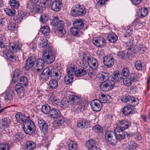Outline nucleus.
I'll return each instance as SVG.
<instances>
[{
	"instance_id": "1",
	"label": "nucleus",
	"mask_w": 150,
	"mask_h": 150,
	"mask_svg": "<svg viewBox=\"0 0 150 150\" xmlns=\"http://www.w3.org/2000/svg\"><path fill=\"white\" fill-rule=\"evenodd\" d=\"M48 40L46 38H43L42 40L40 43V47H45V51L43 53V58L45 59L47 63L50 64L52 63L55 60V55L53 51L51 49L50 47L47 45Z\"/></svg>"
},
{
	"instance_id": "2",
	"label": "nucleus",
	"mask_w": 150,
	"mask_h": 150,
	"mask_svg": "<svg viewBox=\"0 0 150 150\" xmlns=\"http://www.w3.org/2000/svg\"><path fill=\"white\" fill-rule=\"evenodd\" d=\"M8 49L4 50L3 53L9 60L14 62L15 59L14 56L13 55V54L21 50V45L18 42H14L9 45Z\"/></svg>"
},
{
	"instance_id": "3",
	"label": "nucleus",
	"mask_w": 150,
	"mask_h": 150,
	"mask_svg": "<svg viewBox=\"0 0 150 150\" xmlns=\"http://www.w3.org/2000/svg\"><path fill=\"white\" fill-rule=\"evenodd\" d=\"M74 27L71 28L70 31L74 36L79 37L83 34L82 30L84 26V24L82 19H79L74 21L73 23Z\"/></svg>"
},
{
	"instance_id": "4",
	"label": "nucleus",
	"mask_w": 150,
	"mask_h": 150,
	"mask_svg": "<svg viewBox=\"0 0 150 150\" xmlns=\"http://www.w3.org/2000/svg\"><path fill=\"white\" fill-rule=\"evenodd\" d=\"M51 23L52 25L56 26V31L60 36L64 35L66 34L64 24L62 21L59 20L56 17H54L52 20Z\"/></svg>"
},
{
	"instance_id": "5",
	"label": "nucleus",
	"mask_w": 150,
	"mask_h": 150,
	"mask_svg": "<svg viewBox=\"0 0 150 150\" xmlns=\"http://www.w3.org/2000/svg\"><path fill=\"white\" fill-rule=\"evenodd\" d=\"M86 13V8L79 4L73 6L71 10L72 16L75 17L83 16Z\"/></svg>"
},
{
	"instance_id": "6",
	"label": "nucleus",
	"mask_w": 150,
	"mask_h": 150,
	"mask_svg": "<svg viewBox=\"0 0 150 150\" xmlns=\"http://www.w3.org/2000/svg\"><path fill=\"white\" fill-rule=\"evenodd\" d=\"M51 2H50V3L48 4V5L45 4L43 5L44 7L46 8L51 6V9L55 11H58L60 10L62 4L61 1L59 0H56L53 1L51 0Z\"/></svg>"
},
{
	"instance_id": "7",
	"label": "nucleus",
	"mask_w": 150,
	"mask_h": 150,
	"mask_svg": "<svg viewBox=\"0 0 150 150\" xmlns=\"http://www.w3.org/2000/svg\"><path fill=\"white\" fill-rule=\"evenodd\" d=\"M26 6L28 9L30 10L34 13H41L43 11L42 6L39 4H35L32 5L31 3H28L26 4Z\"/></svg>"
},
{
	"instance_id": "8",
	"label": "nucleus",
	"mask_w": 150,
	"mask_h": 150,
	"mask_svg": "<svg viewBox=\"0 0 150 150\" xmlns=\"http://www.w3.org/2000/svg\"><path fill=\"white\" fill-rule=\"evenodd\" d=\"M29 119L28 117L23 126L24 131H26L28 129L30 131H36L37 130L34 123Z\"/></svg>"
},
{
	"instance_id": "9",
	"label": "nucleus",
	"mask_w": 150,
	"mask_h": 150,
	"mask_svg": "<svg viewBox=\"0 0 150 150\" xmlns=\"http://www.w3.org/2000/svg\"><path fill=\"white\" fill-rule=\"evenodd\" d=\"M114 86L113 80H109L106 83H102L100 85V89L103 91L107 92L112 89Z\"/></svg>"
},
{
	"instance_id": "10",
	"label": "nucleus",
	"mask_w": 150,
	"mask_h": 150,
	"mask_svg": "<svg viewBox=\"0 0 150 150\" xmlns=\"http://www.w3.org/2000/svg\"><path fill=\"white\" fill-rule=\"evenodd\" d=\"M122 101L127 103L128 105L135 106L139 103V100L132 96L128 95L122 99Z\"/></svg>"
},
{
	"instance_id": "11",
	"label": "nucleus",
	"mask_w": 150,
	"mask_h": 150,
	"mask_svg": "<svg viewBox=\"0 0 150 150\" xmlns=\"http://www.w3.org/2000/svg\"><path fill=\"white\" fill-rule=\"evenodd\" d=\"M117 124L118 126H120V127H117L115 129V131H123L131 125L130 123L123 120H118Z\"/></svg>"
},
{
	"instance_id": "12",
	"label": "nucleus",
	"mask_w": 150,
	"mask_h": 150,
	"mask_svg": "<svg viewBox=\"0 0 150 150\" xmlns=\"http://www.w3.org/2000/svg\"><path fill=\"white\" fill-rule=\"evenodd\" d=\"M72 68L70 67L67 68V74L64 77V81L66 84H69L73 82V76L74 74V72Z\"/></svg>"
},
{
	"instance_id": "13",
	"label": "nucleus",
	"mask_w": 150,
	"mask_h": 150,
	"mask_svg": "<svg viewBox=\"0 0 150 150\" xmlns=\"http://www.w3.org/2000/svg\"><path fill=\"white\" fill-rule=\"evenodd\" d=\"M50 76L52 79L59 80L61 76V73L57 66H54L50 70Z\"/></svg>"
},
{
	"instance_id": "14",
	"label": "nucleus",
	"mask_w": 150,
	"mask_h": 150,
	"mask_svg": "<svg viewBox=\"0 0 150 150\" xmlns=\"http://www.w3.org/2000/svg\"><path fill=\"white\" fill-rule=\"evenodd\" d=\"M90 105L92 110L96 112L100 111L102 108V104L97 99L91 101Z\"/></svg>"
},
{
	"instance_id": "15",
	"label": "nucleus",
	"mask_w": 150,
	"mask_h": 150,
	"mask_svg": "<svg viewBox=\"0 0 150 150\" xmlns=\"http://www.w3.org/2000/svg\"><path fill=\"white\" fill-rule=\"evenodd\" d=\"M35 64L36 68L34 70L35 73L38 74L40 73L43 68L44 61L42 59H38L36 60Z\"/></svg>"
},
{
	"instance_id": "16",
	"label": "nucleus",
	"mask_w": 150,
	"mask_h": 150,
	"mask_svg": "<svg viewBox=\"0 0 150 150\" xmlns=\"http://www.w3.org/2000/svg\"><path fill=\"white\" fill-rule=\"evenodd\" d=\"M36 57L31 56L29 57L26 60L25 63V68L26 70H28L32 67L36 61Z\"/></svg>"
},
{
	"instance_id": "17",
	"label": "nucleus",
	"mask_w": 150,
	"mask_h": 150,
	"mask_svg": "<svg viewBox=\"0 0 150 150\" xmlns=\"http://www.w3.org/2000/svg\"><path fill=\"white\" fill-rule=\"evenodd\" d=\"M103 63L105 66L110 68L114 64V59L112 56L107 55L103 57Z\"/></svg>"
},
{
	"instance_id": "18",
	"label": "nucleus",
	"mask_w": 150,
	"mask_h": 150,
	"mask_svg": "<svg viewBox=\"0 0 150 150\" xmlns=\"http://www.w3.org/2000/svg\"><path fill=\"white\" fill-rule=\"evenodd\" d=\"M93 42L95 45L98 47H103L106 45V43L105 40L102 37L93 39Z\"/></svg>"
},
{
	"instance_id": "19",
	"label": "nucleus",
	"mask_w": 150,
	"mask_h": 150,
	"mask_svg": "<svg viewBox=\"0 0 150 150\" xmlns=\"http://www.w3.org/2000/svg\"><path fill=\"white\" fill-rule=\"evenodd\" d=\"M50 69L48 68L44 69L40 75V79L45 81L48 80L50 76Z\"/></svg>"
},
{
	"instance_id": "20",
	"label": "nucleus",
	"mask_w": 150,
	"mask_h": 150,
	"mask_svg": "<svg viewBox=\"0 0 150 150\" xmlns=\"http://www.w3.org/2000/svg\"><path fill=\"white\" fill-rule=\"evenodd\" d=\"M69 98L70 99V105L71 107L81 103L80 98L74 95H69Z\"/></svg>"
},
{
	"instance_id": "21",
	"label": "nucleus",
	"mask_w": 150,
	"mask_h": 150,
	"mask_svg": "<svg viewBox=\"0 0 150 150\" xmlns=\"http://www.w3.org/2000/svg\"><path fill=\"white\" fill-rule=\"evenodd\" d=\"M105 137L107 141L112 145H115L117 142V139L116 137H113L112 134L110 132H106L105 134Z\"/></svg>"
},
{
	"instance_id": "22",
	"label": "nucleus",
	"mask_w": 150,
	"mask_h": 150,
	"mask_svg": "<svg viewBox=\"0 0 150 150\" xmlns=\"http://www.w3.org/2000/svg\"><path fill=\"white\" fill-rule=\"evenodd\" d=\"M28 117H26L25 115H23L21 112L17 113L15 115V117L17 121L20 123L23 124L26 121V120L28 118Z\"/></svg>"
},
{
	"instance_id": "23",
	"label": "nucleus",
	"mask_w": 150,
	"mask_h": 150,
	"mask_svg": "<svg viewBox=\"0 0 150 150\" xmlns=\"http://www.w3.org/2000/svg\"><path fill=\"white\" fill-rule=\"evenodd\" d=\"M85 106L83 102H81L80 103L72 107L74 112L79 113L83 112L85 110Z\"/></svg>"
},
{
	"instance_id": "24",
	"label": "nucleus",
	"mask_w": 150,
	"mask_h": 150,
	"mask_svg": "<svg viewBox=\"0 0 150 150\" xmlns=\"http://www.w3.org/2000/svg\"><path fill=\"white\" fill-rule=\"evenodd\" d=\"M2 121L1 124L0 125V128L3 130H7L11 123L10 120L8 118H5L3 119Z\"/></svg>"
},
{
	"instance_id": "25",
	"label": "nucleus",
	"mask_w": 150,
	"mask_h": 150,
	"mask_svg": "<svg viewBox=\"0 0 150 150\" xmlns=\"http://www.w3.org/2000/svg\"><path fill=\"white\" fill-rule=\"evenodd\" d=\"M73 69V71L74 72V74L76 76L79 77L86 75L87 72L85 70L86 69H76L75 67H71Z\"/></svg>"
},
{
	"instance_id": "26",
	"label": "nucleus",
	"mask_w": 150,
	"mask_h": 150,
	"mask_svg": "<svg viewBox=\"0 0 150 150\" xmlns=\"http://www.w3.org/2000/svg\"><path fill=\"white\" fill-rule=\"evenodd\" d=\"M59 119L53 122L52 123V130H55V129L60 128V125H61L64 122V118L62 116L59 118Z\"/></svg>"
},
{
	"instance_id": "27",
	"label": "nucleus",
	"mask_w": 150,
	"mask_h": 150,
	"mask_svg": "<svg viewBox=\"0 0 150 150\" xmlns=\"http://www.w3.org/2000/svg\"><path fill=\"white\" fill-rule=\"evenodd\" d=\"M86 146L88 150H100L96 146L95 141L93 139L89 140L86 143Z\"/></svg>"
},
{
	"instance_id": "28",
	"label": "nucleus",
	"mask_w": 150,
	"mask_h": 150,
	"mask_svg": "<svg viewBox=\"0 0 150 150\" xmlns=\"http://www.w3.org/2000/svg\"><path fill=\"white\" fill-rule=\"evenodd\" d=\"M132 105H129L125 107L122 110V112L125 116H128L130 114H132L133 113V111L134 110L133 107Z\"/></svg>"
},
{
	"instance_id": "29",
	"label": "nucleus",
	"mask_w": 150,
	"mask_h": 150,
	"mask_svg": "<svg viewBox=\"0 0 150 150\" xmlns=\"http://www.w3.org/2000/svg\"><path fill=\"white\" fill-rule=\"evenodd\" d=\"M50 115L51 118L59 119L62 116V115L58 109L52 108L51 109Z\"/></svg>"
},
{
	"instance_id": "30",
	"label": "nucleus",
	"mask_w": 150,
	"mask_h": 150,
	"mask_svg": "<svg viewBox=\"0 0 150 150\" xmlns=\"http://www.w3.org/2000/svg\"><path fill=\"white\" fill-rule=\"evenodd\" d=\"M98 77L99 80L101 81V82L103 83L108 81L109 77V75L108 73L105 72H103L98 75Z\"/></svg>"
},
{
	"instance_id": "31",
	"label": "nucleus",
	"mask_w": 150,
	"mask_h": 150,
	"mask_svg": "<svg viewBox=\"0 0 150 150\" xmlns=\"http://www.w3.org/2000/svg\"><path fill=\"white\" fill-rule=\"evenodd\" d=\"M89 122L88 121L83 119L79 120L77 124L78 127L81 129L87 128Z\"/></svg>"
},
{
	"instance_id": "32",
	"label": "nucleus",
	"mask_w": 150,
	"mask_h": 150,
	"mask_svg": "<svg viewBox=\"0 0 150 150\" xmlns=\"http://www.w3.org/2000/svg\"><path fill=\"white\" fill-rule=\"evenodd\" d=\"M110 96L107 95L101 94L100 96L99 101L101 103V104L103 103H110Z\"/></svg>"
},
{
	"instance_id": "33",
	"label": "nucleus",
	"mask_w": 150,
	"mask_h": 150,
	"mask_svg": "<svg viewBox=\"0 0 150 150\" xmlns=\"http://www.w3.org/2000/svg\"><path fill=\"white\" fill-rule=\"evenodd\" d=\"M112 79H113L112 80L114 81V82L116 81L119 82L123 79L122 75L120 74L118 71L113 72L112 74Z\"/></svg>"
},
{
	"instance_id": "34",
	"label": "nucleus",
	"mask_w": 150,
	"mask_h": 150,
	"mask_svg": "<svg viewBox=\"0 0 150 150\" xmlns=\"http://www.w3.org/2000/svg\"><path fill=\"white\" fill-rule=\"evenodd\" d=\"M21 74V71L19 69H16L13 72L12 83L14 84L16 82L18 78V76Z\"/></svg>"
},
{
	"instance_id": "35",
	"label": "nucleus",
	"mask_w": 150,
	"mask_h": 150,
	"mask_svg": "<svg viewBox=\"0 0 150 150\" xmlns=\"http://www.w3.org/2000/svg\"><path fill=\"white\" fill-rule=\"evenodd\" d=\"M7 27L8 30L10 31L16 30L18 27L16 24L11 20H9L8 22Z\"/></svg>"
},
{
	"instance_id": "36",
	"label": "nucleus",
	"mask_w": 150,
	"mask_h": 150,
	"mask_svg": "<svg viewBox=\"0 0 150 150\" xmlns=\"http://www.w3.org/2000/svg\"><path fill=\"white\" fill-rule=\"evenodd\" d=\"M139 11L138 12V16L140 18H143L145 17L148 14V9L145 7L139 9Z\"/></svg>"
},
{
	"instance_id": "37",
	"label": "nucleus",
	"mask_w": 150,
	"mask_h": 150,
	"mask_svg": "<svg viewBox=\"0 0 150 150\" xmlns=\"http://www.w3.org/2000/svg\"><path fill=\"white\" fill-rule=\"evenodd\" d=\"M35 146V144L32 141H28L24 147V150H32Z\"/></svg>"
},
{
	"instance_id": "38",
	"label": "nucleus",
	"mask_w": 150,
	"mask_h": 150,
	"mask_svg": "<svg viewBox=\"0 0 150 150\" xmlns=\"http://www.w3.org/2000/svg\"><path fill=\"white\" fill-rule=\"evenodd\" d=\"M108 40L111 42L114 43L117 40V37L115 34L112 33L108 34L107 36Z\"/></svg>"
},
{
	"instance_id": "39",
	"label": "nucleus",
	"mask_w": 150,
	"mask_h": 150,
	"mask_svg": "<svg viewBox=\"0 0 150 150\" xmlns=\"http://www.w3.org/2000/svg\"><path fill=\"white\" fill-rule=\"evenodd\" d=\"M56 79H52L51 78L49 83V86L51 89H56L58 83Z\"/></svg>"
},
{
	"instance_id": "40",
	"label": "nucleus",
	"mask_w": 150,
	"mask_h": 150,
	"mask_svg": "<svg viewBox=\"0 0 150 150\" xmlns=\"http://www.w3.org/2000/svg\"><path fill=\"white\" fill-rule=\"evenodd\" d=\"M70 99L69 96L67 98L64 97L63 98L61 102V105L64 108L69 107L70 105Z\"/></svg>"
},
{
	"instance_id": "41",
	"label": "nucleus",
	"mask_w": 150,
	"mask_h": 150,
	"mask_svg": "<svg viewBox=\"0 0 150 150\" xmlns=\"http://www.w3.org/2000/svg\"><path fill=\"white\" fill-rule=\"evenodd\" d=\"M28 83V80L25 76H22L19 79V82L18 84L23 86V87H25Z\"/></svg>"
},
{
	"instance_id": "42",
	"label": "nucleus",
	"mask_w": 150,
	"mask_h": 150,
	"mask_svg": "<svg viewBox=\"0 0 150 150\" xmlns=\"http://www.w3.org/2000/svg\"><path fill=\"white\" fill-rule=\"evenodd\" d=\"M96 68H93L92 67H90L87 71L88 75L90 78L94 77L96 75Z\"/></svg>"
},
{
	"instance_id": "43",
	"label": "nucleus",
	"mask_w": 150,
	"mask_h": 150,
	"mask_svg": "<svg viewBox=\"0 0 150 150\" xmlns=\"http://www.w3.org/2000/svg\"><path fill=\"white\" fill-rule=\"evenodd\" d=\"M51 109L50 106L48 104H45L42 106L41 108L42 112L45 114H48L50 113Z\"/></svg>"
},
{
	"instance_id": "44",
	"label": "nucleus",
	"mask_w": 150,
	"mask_h": 150,
	"mask_svg": "<svg viewBox=\"0 0 150 150\" xmlns=\"http://www.w3.org/2000/svg\"><path fill=\"white\" fill-rule=\"evenodd\" d=\"M9 4L12 8L17 9L19 6V3L16 0H10Z\"/></svg>"
},
{
	"instance_id": "45",
	"label": "nucleus",
	"mask_w": 150,
	"mask_h": 150,
	"mask_svg": "<svg viewBox=\"0 0 150 150\" xmlns=\"http://www.w3.org/2000/svg\"><path fill=\"white\" fill-rule=\"evenodd\" d=\"M40 31L43 34L46 36L48 35L50 32V30L49 26H44L40 28Z\"/></svg>"
},
{
	"instance_id": "46",
	"label": "nucleus",
	"mask_w": 150,
	"mask_h": 150,
	"mask_svg": "<svg viewBox=\"0 0 150 150\" xmlns=\"http://www.w3.org/2000/svg\"><path fill=\"white\" fill-rule=\"evenodd\" d=\"M135 67L138 70H142L143 69V62L140 60L136 61L135 63Z\"/></svg>"
},
{
	"instance_id": "47",
	"label": "nucleus",
	"mask_w": 150,
	"mask_h": 150,
	"mask_svg": "<svg viewBox=\"0 0 150 150\" xmlns=\"http://www.w3.org/2000/svg\"><path fill=\"white\" fill-rule=\"evenodd\" d=\"M24 16L25 15L23 13H20L16 16H15L13 19L16 22L18 23L21 22Z\"/></svg>"
},
{
	"instance_id": "48",
	"label": "nucleus",
	"mask_w": 150,
	"mask_h": 150,
	"mask_svg": "<svg viewBox=\"0 0 150 150\" xmlns=\"http://www.w3.org/2000/svg\"><path fill=\"white\" fill-rule=\"evenodd\" d=\"M123 83L126 86H130L132 83L131 79L129 77L125 78L123 80Z\"/></svg>"
},
{
	"instance_id": "49",
	"label": "nucleus",
	"mask_w": 150,
	"mask_h": 150,
	"mask_svg": "<svg viewBox=\"0 0 150 150\" xmlns=\"http://www.w3.org/2000/svg\"><path fill=\"white\" fill-rule=\"evenodd\" d=\"M25 87L20 85L19 84L17 83L16 85L15 91L18 94H20L23 91Z\"/></svg>"
},
{
	"instance_id": "50",
	"label": "nucleus",
	"mask_w": 150,
	"mask_h": 150,
	"mask_svg": "<svg viewBox=\"0 0 150 150\" xmlns=\"http://www.w3.org/2000/svg\"><path fill=\"white\" fill-rule=\"evenodd\" d=\"M13 93L11 91H8L6 93L4 96V99L6 101L11 100L13 99Z\"/></svg>"
},
{
	"instance_id": "51",
	"label": "nucleus",
	"mask_w": 150,
	"mask_h": 150,
	"mask_svg": "<svg viewBox=\"0 0 150 150\" xmlns=\"http://www.w3.org/2000/svg\"><path fill=\"white\" fill-rule=\"evenodd\" d=\"M4 10L6 14L9 16L14 15L16 13L15 10L13 9H11L7 8H6L4 9Z\"/></svg>"
},
{
	"instance_id": "52",
	"label": "nucleus",
	"mask_w": 150,
	"mask_h": 150,
	"mask_svg": "<svg viewBox=\"0 0 150 150\" xmlns=\"http://www.w3.org/2000/svg\"><path fill=\"white\" fill-rule=\"evenodd\" d=\"M68 146L70 150H75L77 147V145L76 142L71 141L69 142Z\"/></svg>"
},
{
	"instance_id": "53",
	"label": "nucleus",
	"mask_w": 150,
	"mask_h": 150,
	"mask_svg": "<svg viewBox=\"0 0 150 150\" xmlns=\"http://www.w3.org/2000/svg\"><path fill=\"white\" fill-rule=\"evenodd\" d=\"M9 146L8 144L4 142L0 144V150H9Z\"/></svg>"
},
{
	"instance_id": "54",
	"label": "nucleus",
	"mask_w": 150,
	"mask_h": 150,
	"mask_svg": "<svg viewBox=\"0 0 150 150\" xmlns=\"http://www.w3.org/2000/svg\"><path fill=\"white\" fill-rule=\"evenodd\" d=\"M89 62L81 60L80 63L81 67L84 69H87L89 66Z\"/></svg>"
},
{
	"instance_id": "55",
	"label": "nucleus",
	"mask_w": 150,
	"mask_h": 150,
	"mask_svg": "<svg viewBox=\"0 0 150 150\" xmlns=\"http://www.w3.org/2000/svg\"><path fill=\"white\" fill-rule=\"evenodd\" d=\"M112 132L113 134L115 135L116 138L117 139L119 140H122L123 139L125 136V133H122V134H117L115 133V132Z\"/></svg>"
},
{
	"instance_id": "56",
	"label": "nucleus",
	"mask_w": 150,
	"mask_h": 150,
	"mask_svg": "<svg viewBox=\"0 0 150 150\" xmlns=\"http://www.w3.org/2000/svg\"><path fill=\"white\" fill-rule=\"evenodd\" d=\"M90 61L91 65L93 66L94 68H96L98 66V63L97 60L93 57H91Z\"/></svg>"
},
{
	"instance_id": "57",
	"label": "nucleus",
	"mask_w": 150,
	"mask_h": 150,
	"mask_svg": "<svg viewBox=\"0 0 150 150\" xmlns=\"http://www.w3.org/2000/svg\"><path fill=\"white\" fill-rule=\"evenodd\" d=\"M129 69L126 68H124L122 70L121 74L123 77L128 76L129 74Z\"/></svg>"
},
{
	"instance_id": "58",
	"label": "nucleus",
	"mask_w": 150,
	"mask_h": 150,
	"mask_svg": "<svg viewBox=\"0 0 150 150\" xmlns=\"http://www.w3.org/2000/svg\"><path fill=\"white\" fill-rule=\"evenodd\" d=\"M23 135L21 133H18L17 134H15L14 136V139L17 141H20L23 137Z\"/></svg>"
},
{
	"instance_id": "59",
	"label": "nucleus",
	"mask_w": 150,
	"mask_h": 150,
	"mask_svg": "<svg viewBox=\"0 0 150 150\" xmlns=\"http://www.w3.org/2000/svg\"><path fill=\"white\" fill-rule=\"evenodd\" d=\"M91 57L88 54H86L85 53H83L82 56V60L87 61H90L91 60Z\"/></svg>"
},
{
	"instance_id": "60",
	"label": "nucleus",
	"mask_w": 150,
	"mask_h": 150,
	"mask_svg": "<svg viewBox=\"0 0 150 150\" xmlns=\"http://www.w3.org/2000/svg\"><path fill=\"white\" fill-rule=\"evenodd\" d=\"M129 149L133 150L135 149L137 147L136 144L132 141H131L128 142Z\"/></svg>"
},
{
	"instance_id": "61",
	"label": "nucleus",
	"mask_w": 150,
	"mask_h": 150,
	"mask_svg": "<svg viewBox=\"0 0 150 150\" xmlns=\"http://www.w3.org/2000/svg\"><path fill=\"white\" fill-rule=\"evenodd\" d=\"M107 1V0H99L96 5V8L101 7L104 5L105 3Z\"/></svg>"
},
{
	"instance_id": "62",
	"label": "nucleus",
	"mask_w": 150,
	"mask_h": 150,
	"mask_svg": "<svg viewBox=\"0 0 150 150\" xmlns=\"http://www.w3.org/2000/svg\"><path fill=\"white\" fill-rule=\"evenodd\" d=\"M38 126L40 129L41 130L42 128V127L45 126V124H47V123L43 119L40 120L39 119L38 120Z\"/></svg>"
},
{
	"instance_id": "63",
	"label": "nucleus",
	"mask_w": 150,
	"mask_h": 150,
	"mask_svg": "<svg viewBox=\"0 0 150 150\" xmlns=\"http://www.w3.org/2000/svg\"><path fill=\"white\" fill-rule=\"evenodd\" d=\"M51 101L54 106L57 105L60 102L59 100L56 97L51 98Z\"/></svg>"
},
{
	"instance_id": "64",
	"label": "nucleus",
	"mask_w": 150,
	"mask_h": 150,
	"mask_svg": "<svg viewBox=\"0 0 150 150\" xmlns=\"http://www.w3.org/2000/svg\"><path fill=\"white\" fill-rule=\"evenodd\" d=\"M48 17L45 14L41 15L40 17V21L44 23L48 20Z\"/></svg>"
}]
</instances>
